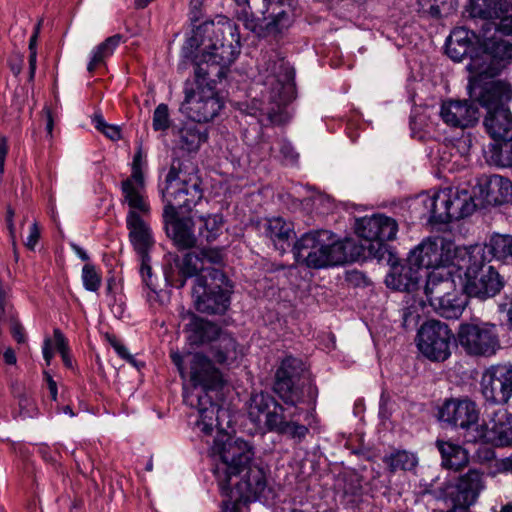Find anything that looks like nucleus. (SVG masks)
<instances>
[{
  "mask_svg": "<svg viewBox=\"0 0 512 512\" xmlns=\"http://www.w3.org/2000/svg\"><path fill=\"white\" fill-rule=\"evenodd\" d=\"M143 152L141 146L136 151L133 162H132V173L129 178L135 179V181H139L141 183L142 179H144V174L142 171L143 165L145 161L143 159Z\"/></svg>",
  "mask_w": 512,
  "mask_h": 512,
  "instance_id": "nucleus-52",
  "label": "nucleus"
},
{
  "mask_svg": "<svg viewBox=\"0 0 512 512\" xmlns=\"http://www.w3.org/2000/svg\"><path fill=\"white\" fill-rule=\"evenodd\" d=\"M460 250L452 241L443 237H429L422 240L410 251L407 264L393 268V272L386 277V284L394 289H408L419 280L420 269H431L433 272L452 271L455 266L462 267Z\"/></svg>",
  "mask_w": 512,
  "mask_h": 512,
  "instance_id": "nucleus-3",
  "label": "nucleus"
},
{
  "mask_svg": "<svg viewBox=\"0 0 512 512\" xmlns=\"http://www.w3.org/2000/svg\"><path fill=\"white\" fill-rule=\"evenodd\" d=\"M93 123L95 128L102 132L107 138L113 141H117L121 138V131L119 127L106 123L102 115H95Z\"/></svg>",
  "mask_w": 512,
  "mask_h": 512,
  "instance_id": "nucleus-50",
  "label": "nucleus"
},
{
  "mask_svg": "<svg viewBox=\"0 0 512 512\" xmlns=\"http://www.w3.org/2000/svg\"><path fill=\"white\" fill-rule=\"evenodd\" d=\"M298 264L311 269H322L348 261L345 243L337 240L328 230H316L303 234L293 246Z\"/></svg>",
  "mask_w": 512,
  "mask_h": 512,
  "instance_id": "nucleus-6",
  "label": "nucleus"
},
{
  "mask_svg": "<svg viewBox=\"0 0 512 512\" xmlns=\"http://www.w3.org/2000/svg\"><path fill=\"white\" fill-rule=\"evenodd\" d=\"M484 488L483 473L470 469L461 475L455 484L447 489V497L452 507L469 509L474 505Z\"/></svg>",
  "mask_w": 512,
  "mask_h": 512,
  "instance_id": "nucleus-22",
  "label": "nucleus"
},
{
  "mask_svg": "<svg viewBox=\"0 0 512 512\" xmlns=\"http://www.w3.org/2000/svg\"><path fill=\"white\" fill-rule=\"evenodd\" d=\"M82 282L86 290L96 292L101 286L102 277L95 265L86 263L82 268Z\"/></svg>",
  "mask_w": 512,
  "mask_h": 512,
  "instance_id": "nucleus-46",
  "label": "nucleus"
},
{
  "mask_svg": "<svg viewBox=\"0 0 512 512\" xmlns=\"http://www.w3.org/2000/svg\"><path fill=\"white\" fill-rule=\"evenodd\" d=\"M55 346L60 355L66 354L69 352L68 342L65 338L64 334L60 331V329H54L53 331Z\"/></svg>",
  "mask_w": 512,
  "mask_h": 512,
  "instance_id": "nucleus-54",
  "label": "nucleus"
},
{
  "mask_svg": "<svg viewBox=\"0 0 512 512\" xmlns=\"http://www.w3.org/2000/svg\"><path fill=\"white\" fill-rule=\"evenodd\" d=\"M19 413L23 418H33L38 413L35 400L32 398L31 393L27 392L24 388L17 392Z\"/></svg>",
  "mask_w": 512,
  "mask_h": 512,
  "instance_id": "nucleus-47",
  "label": "nucleus"
},
{
  "mask_svg": "<svg viewBox=\"0 0 512 512\" xmlns=\"http://www.w3.org/2000/svg\"><path fill=\"white\" fill-rule=\"evenodd\" d=\"M398 231L397 222L388 216L376 214L356 220L355 232L362 239L363 249L368 256L378 261L390 256L387 241L394 240Z\"/></svg>",
  "mask_w": 512,
  "mask_h": 512,
  "instance_id": "nucleus-11",
  "label": "nucleus"
},
{
  "mask_svg": "<svg viewBox=\"0 0 512 512\" xmlns=\"http://www.w3.org/2000/svg\"><path fill=\"white\" fill-rule=\"evenodd\" d=\"M435 446L440 452L444 468L459 471L468 465L469 454L461 445L437 439Z\"/></svg>",
  "mask_w": 512,
  "mask_h": 512,
  "instance_id": "nucleus-34",
  "label": "nucleus"
},
{
  "mask_svg": "<svg viewBox=\"0 0 512 512\" xmlns=\"http://www.w3.org/2000/svg\"><path fill=\"white\" fill-rule=\"evenodd\" d=\"M195 224L198 225V238L210 243L222 234L224 219L220 213L200 215Z\"/></svg>",
  "mask_w": 512,
  "mask_h": 512,
  "instance_id": "nucleus-39",
  "label": "nucleus"
},
{
  "mask_svg": "<svg viewBox=\"0 0 512 512\" xmlns=\"http://www.w3.org/2000/svg\"><path fill=\"white\" fill-rule=\"evenodd\" d=\"M141 276H142V279H143V282L145 283V285L153 292H156L157 291V285L154 281H148L147 278H151L152 277V268L150 265H148L145 260H143L142 262V266H141Z\"/></svg>",
  "mask_w": 512,
  "mask_h": 512,
  "instance_id": "nucleus-55",
  "label": "nucleus"
},
{
  "mask_svg": "<svg viewBox=\"0 0 512 512\" xmlns=\"http://www.w3.org/2000/svg\"><path fill=\"white\" fill-rule=\"evenodd\" d=\"M13 216H14V211L11 208H9L7 210L6 222H7V227H8V230H9L10 238H11V241H12V246H13V249H14V254H15V257H17V252H16V236H15V226H14V223H13Z\"/></svg>",
  "mask_w": 512,
  "mask_h": 512,
  "instance_id": "nucleus-58",
  "label": "nucleus"
},
{
  "mask_svg": "<svg viewBox=\"0 0 512 512\" xmlns=\"http://www.w3.org/2000/svg\"><path fill=\"white\" fill-rule=\"evenodd\" d=\"M170 357L181 378L188 379L191 385V388H184V403L198 411L199 420L196 425L201 431L206 435L211 434L214 426L220 425L221 409L213 401L210 392L223 387V374L214 366L211 359L202 353H189L183 356L179 352H172Z\"/></svg>",
  "mask_w": 512,
  "mask_h": 512,
  "instance_id": "nucleus-2",
  "label": "nucleus"
},
{
  "mask_svg": "<svg viewBox=\"0 0 512 512\" xmlns=\"http://www.w3.org/2000/svg\"><path fill=\"white\" fill-rule=\"evenodd\" d=\"M451 188H445L430 194H421L415 205L421 206L420 219H426L431 224H447L450 222Z\"/></svg>",
  "mask_w": 512,
  "mask_h": 512,
  "instance_id": "nucleus-25",
  "label": "nucleus"
},
{
  "mask_svg": "<svg viewBox=\"0 0 512 512\" xmlns=\"http://www.w3.org/2000/svg\"><path fill=\"white\" fill-rule=\"evenodd\" d=\"M485 158L497 167H512V138H505L491 143L485 150Z\"/></svg>",
  "mask_w": 512,
  "mask_h": 512,
  "instance_id": "nucleus-38",
  "label": "nucleus"
},
{
  "mask_svg": "<svg viewBox=\"0 0 512 512\" xmlns=\"http://www.w3.org/2000/svg\"><path fill=\"white\" fill-rule=\"evenodd\" d=\"M489 255L506 264H512V236L493 235L489 242Z\"/></svg>",
  "mask_w": 512,
  "mask_h": 512,
  "instance_id": "nucleus-45",
  "label": "nucleus"
},
{
  "mask_svg": "<svg viewBox=\"0 0 512 512\" xmlns=\"http://www.w3.org/2000/svg\"><path fill=\"white\" fill-rule=\"evenodd\" d=\"M473 34L481 42L483 49L471 55L469 63L478 60L480 65L484 66L483 68H498L497 74H499L504 67L503 62L512 59V44L495 36L490 37L489 32L483 29Z\"/></svg>",
  "mask_w": 512,
  "mask_h": 512,
  "instance_id": "nucleus-20",
  "label": "nucleus"
},
{
  "mask_svg": "<svg viewBox=\"0 0 512 512\" xmlns=\"http://www.w3.org/2000/svg\"><path fill=\"white\" fill-rule=\"evenodd\" d=\"M106 338L119 357H121L122 359L126 360L129 363H135L134 357L129 353L125 345L115 335L107 334Z\"/></svg>",
  "mask_w": 512,
  "mask_h": 512,
  "instance_id": "nucleus-51",
  "label": "nucleus"
},
{
  "mask_svg": "<svg viewBox=\"0 0 512 512\" xmlns=\"http://www.w3.org/2000/svg\"><path fill=\"white\" fill-rule=\"evenodd\" d=\"M480 387L486 404H507L512 398V363L489 366L482 374Z\"/></svg>",
  "mask_w": 512,
  "mask_h": 512,
  "instance_id": "nucleus-16",
  "label": "nucleus"
},
{
  "mask_svg": "<svg viewBox=\"0 0 512 512\" xmlns=\"http://www.w3.org/2000/svg\"><path fill=\"white\" fill-rule=\"evenodd\" d=\"M417 348L432 362H444L452 354L455 335L449 326L438 320H428L417 333Z\"/></svg>",
  "mask_w": 512,
  "mask_h": 512,
  "instance_id": "nucleus-13",
  "label": "nucleus"
},
{
  "mask_svg": "<svg viewBox=\"0 0 512 512\" xmlns=\"http://www.w3.org/2000/svg\"><path fill=\"white\" fill-rule=\"evenodd\" d=\"M460 253L463 264L459 268H465L463 291L479 300L499 294L505 282L493 266L487 265L494 258L489 255V244L465 247Z\"/></svg>",
  "mask_w": 512,
  "mask_h": 512,
  "instance_id": "nucleus-5",
  "label": "nucleus"
},
{
  "mask_svg": "<svg viewBox=\"0 0 512 512\" xmlns=\"http://www.w3.org/2000/svg\"><path fill=\"white\" fill-rule=\"evenodd\" d=\"M285 412L286 408L267 392L253 394L250 398L249 419L269 432L276 426L279 419H282Z\"/></svg>",
  "mask_w": 512,
  "mask_h": 512,
  "instance_id": "nucleus-23",
  "label": "nucleus"
},
{
  "mask_svg": "<svg viewBox=\"0 0 512 512\" xmlns=\"http://www.w3.org/2000/svg\"><path fill=\"white\" fill-rule=\"evenodd\" d=\"M177 267L179 273L182 276V280L177 285L178 288L184 287L187 278L206 276L209 279V271L214 267L203 266V262L200 253L187 252L182 260L178 262Z\"/></svg>",
  "mask_w": 512,
  "mask_h": 512,
  "instance_id": "nucleus-36",
  "label": "nucleus"
},
{
  "mask_svg": "<svg viewBox=\"0 0 512 512\" xmlns=\"http://www.w3.org/2000/svg\"><path fill=\"white\" fill-rule=\"evenodd\" d=\"M475 456L479 462L486 463L495 458V451L493 448L480 446L475 452Z\"/></svg>",
  "mask_w": 512,
  "mask_h": 512,
  "instance_id": "nucleus-56",
  "label": "nucleus"
},
{
  "mask_svg": "<svg viewBox=\"0 0 512 512\" xmlns=\"http://www.w3.org/2000/svg\"><path fill=\"white\" fill-rule=\"evenodd\" d=\"M383 462L386 464L390 472H396L398 470L411 471L418 464V458L416 454L406 450H396L386 455L383 458Z\"/></svg>",
  "mask_w": 512,
  "mask_h": 512,
  "instance_id": "nucleus-44",
  "label": "nucleus"
},
{
  "mask_svg": "<svg viewBox=\"0 0 512 512\" xmlns=\"http://www.w3.org/2000/svg\"><path fill=\"white\" fill-rule=\"evenodd\" d=\"M302 372V361L288 356L282 360L275 373L274 392L293 408L304 402V388L298 383Z\"/></svg>",
  "mask_w": 512,
  "mask_h": 512,
  "instance_id": "nucleus-15",
  "label": "nucleus"
},
{
  "mask_svg": "<svg viewBox=\"0 0 512 512\" xmlns=\"http://www.w3.org/2000/svg\"><path fill=\"white\" fill-rule=\"evenodd\" d=\"M252 449L253 446L245 441ZM254 454L251 459L243 464L237 474H233L229 478L230 491H236L242 496V500L250 503L258 500L265 492L267 487L266 471L263 467L252 462Z\"/></svg>",
  "mask_w": 512,
  "mask_h": 512,
  "instance_id": "nucleus-18",
  "label": "nucleus"
},
{
  "mask_svg": "<svg viewBox=\"0 0 512 512\" xmlns=\"http://www.w3.org/2000/svg\"><path fill=\"white\" fill-rule=\"evenodd\" d=\"M263 234L280 254H284L295 237L294 225L282 217H273L263 224Z\"/></svg>",
  "mask_w": 512,
  "mask_h": 512,
  "instance_id": "nucleus-27",
  "label": "nucleus"
},
{
  "mask_svg": "<svg viewBox=\"0 0 512 512\" xmlns=\"http://www.w3.org/2000/svg\"><path fill=\"white\" fill-rule=\"evenodd\" d=\"M212 452L218 458L213 473L222 497L219 512H248L249 503L242 500V496L236 491H230L229 478L237 474L243 464L251 459V447L243 439L228 437L224 442L215 440Z\"/></svg>",
  "mask_w": 512,
  "mask_h": 512,
  "instance_id": "nucleus-4",
  "label": "nucleus"
},
{
  "mask_svg": "<svg viewBox=\"0 0 512 512\" xmlns=\"http://www.w3.org/2000/svg\"><path fill=\"white\" fill-rule=\"evenodd\" d=\"M488 422L476 426L475 434L467 435V442L491 444L496 447L512 445V414L501 407L488 415Z\"/></svg>",
  "mask_w": 512,
  "mask_h": 512,
  "instance_id": "nucleus-17",
  "label": "nucleus"
},
{
  "mask_svg": "<svg viewBox=\"0 0 512 512\" xmlns=\"http://www.w3.org/2000/svg\"><path fill=\"white\" fill-rule=\"evenodd\" d=\"M464 32L462 29L453 31L446 43V53L455 62H460L467 56L475 55V53H470L471 42L467 39V35L461 37Z\"/></svg>",
  "mask_w": 512,
  "mask_h": 512,
  "instance_id": "nucleus-42",
  "label": "nucleus"
},
{
  "mask_svg": "<svg viewBox=\"0 0 512 512\" xmlns=\"http://www.w3.org/2000/svg\"><path fill=\"white\" fill-rule=\"evenodd\" d=\"M438 417L442 422L466 430L465 437L475 434V428L479 426L477 404L468 398L446 400L439 409Z\"/></svg>",
  "mask_w": 512,
  "mask_h": 512,
  "instance_id": "nucleus-19",
  "label": "nucleus"
},
{
  "mask_svg": "<svg viewBox=\"0 0 512 512\" xmlns=\"http://www.w3.org/2000/svg\"><path fill=\"white\" fill-rule=\"evenodd\" d=\"M8 153V144L5 137H0V175L4 172L5 160Z\"/></svg>",
  "mask_w": 512,
  "mask_h": 512,
  "instance_id": "nucleus-62",
  "label": "nucleus"
},
{
  "mask_svg": "<svg viewBox=\"0 0 512 512\" xmlns=\"http://www.w3.org/2000/svg\"><path fill=\"white\" fill-rule=\"evenodd\" d=\"M42 353H43V358L46 362V365H50L51 360L54 356V353L52 350V340L49 337L45 338V340H44L43 347H42Z\"/></svg>",
  "mask_w": 512,
  "mask_h": 512,
  "instance_id": "nucleus-61",
  "label": "nucleus"
},
{
  "mask_svg": "<svg viewBox=\"0 0 512 512\" xmlns=\"http://www.w3.org/2000/svg\"><path fill=\"white\" fill-rule=\"evenodd\" d=\"M496 467L502 473L512 472V455L499 460Z\"/></svg>",
  "mask_w": 512,
  "mask_h": 512,
  "instance_id": "nucleus-64",
  "label": "nucleus"
},
{
  "mask_svg": "<svg viewBox=\"0 0 512 512\" xmlns=\"http://www.w3.org/2000/svg\"><path fill=\"white\" fill-rule=\"evenodd\" d=\"M280 152L286 159L290 160L291 162L296 161L298 158V154L288 142H283L281 144Z\"/></svg>",
  "mask_w": 512,
  "mask_h": 512,
  "instance_id": "nucleus-60",
  "label": "nucleus"
},
{
  "mask_svg": "<svg viewBox=\"0 0 512 512\" xmlns=\"http://www.w3.org/2000/svg\"><path fill=\"white\" fill-rule=\"evenodd\" d=\"M202 181L192 168L180 159H173L165 178V186L161 189L163 210H184L190 212L203 198Z\"/></svg>",
  "mask_w": 512,
  "mask_h": 512,
  "instance_id": "nucleus-8",
  "label": "nucleus"
},
{
  "mask_svg": "<svg viewBox=\"0 0 512 512\" xmlns=\"http://www.w3.org/2000/svg\"><path fill=\"white\" fill-rule=\"evenodd\" d=\"M163 223L167 236L180 250L196 246L198 236L194 232L195 222L192 217L180 216L178 211L163 210Z\"/></svg>",
  "mask_w": 512,
  "mask_h": 512,
  "instance_id": "nucleus-24",
  "label": "nucleus"
},
{
  "mask_svg": "<svg viewBox=\"0 0 512 512\" xmlns=\"http://www.w3.org/2000/svg\"><path fill=\"white\" fill-rule=\"evenodd\" d=\"M197 40L190 38L182 49V56L194 66V80L184 82V100L181 111L194 122L207 123L216 118L225 106L224 98L216 90L217 82L226 77L231 64L240 53L238 42H216L193 56Z\"/></svg>",
  "mask_w": 512,
  "mask_h": 512,
  "instance_id": "nucleus-1",
  "label": "nucleus"
},
{
  "mask_svg": "<svg viewBox=\"0 0 512 512\" xmlns=\"http://www.w3.org/2000/svg\"><path fill=\"white\" fill-rule=\"evenodd\" d=\"M450 221L471 215L475 209L473 197L465 189L458 190L451 188Z\"/></svg>",
  "mask_w": 512,
  "mask_h": 512,
  "instance_id": "nucleus-41",
  "label": "nucleus"
},
{
  "mask_svg": "<svg viewBox=\"0 0 512 512\" xmlns=\"http://www.w3.org/2000/svg\"><path fill=\"white\" fill-rule=\"evenodd\" d=\"M121 191L126 202L130 208L129 212L149 214L150 205L145 195V181L142 179L141 183L135 181L133 178H127L121 183Z\"/></svg>",
  "mask_w": 512,
  "mask_h": 512,
  "instance_id": "nucleus-32",
  "label": "nucleus"
},
{
  "mask_svg": "<svg viewBox=\"0 0 512 512\" xmlns=\"http://www.w3.org/2000/svg\"><path fill=\"white\" fill-rule=\"evenodd\" d=\"M483 125L486 133L494 141L512 138V112L510 109L487 112Z\"/></svg>",
  "mask_w": 512,
  "mask_h": 512,
  "instance_id": "nucleus-33",
  "label": "nucleus"
},
{
  "mask_svg": "<svg viewBox=\"0 0 512 512\" xmlns=\"http://www.w3.org/2000/svg\"><path fill=\"white\" fill-rule=\"evenodd\" d=\"M294 409V412L288 414L285 412L282 415V419H279L276 426L270 432L286 436L297 443H301L308 435L309 428L294 420V417L300 413L298 406Z\"/></svg>",
  "mask_w": 512,
  "mask_h": 512,
  "instance_id": "nucleus-35",
  "label": "nucleus"
},
{
  "mask_svg": "<svg viewBox=\"0 0 512 512\" xmlns=\"http://www.w3.org/2000/svg\"><path fill=\"white\" fill-rule=\"evenodd\" d=\"M425 294L437 314L446 319H458L468 304V295L456 289L452 271L427 275Z\"/></svg>",
  "mask_w": 512,
  "mask_h": 512,
  "instance_id": "nucleus-9",
  "label": "nucleus"
},
{
  "mask_svg": "<svg viewBox=\"0 0 512 512\" xmlns=\"http://www.w3.org/2000/svg\"><path fill=\"white\" fill-rule=\"evenodd\" d=\"M152 126L155 131H166L170 128L171 119L167 104L161 103L155 108Z\"/></svg>",
  "mask_w": 512,
  "mask_h": 512,
  "instance_id": "nucleus-48",
  "label": "nucleus"
},
{
  "mask_svg": "<svg viewBox=\"0 0 512 512\" xmlns=\"http://www.w3.org/2000/svg\"><path fill=\"white\" fill-rule=\"evenodd\" d=\"M498 310L506 314L507 325L512 328V292L504 295L502 301L498 304Z\"/></svg>",
  "mask_w": 512,
  "mask_h": 512,
  "instance_id": "nucleus-53",
  "label": "nucleus"
},
{
  "mask_svg": "<svg viewBox=\"0 0 512 512\" xmlns=\"http://www.w3.org/2000/svg\"><path fill=\"white\" fill-rule=\"evenodd\" d=\"M210 353L215 362L225 366L237 365L244 356L243 347L227 332L211 345Z\"/></svg>",
  "mask_w": 512,
  "mask_h": 512,
  "instance_id": "nucleus-28",
  "label": "nucleus"
},
{
  "mask_svg": "<svg viewBox=\"0 0 512 512\" xmlns=\"http://www.w3.org/2000/svg\"><path fill=\"white\" fill-rule=\"evenodd\" d=\"M481 192L488 204L501 205L506 202L512 204V182L503 176H489L482 185Z\"/></svg>",
  "mask_w": 512,
  "mask_h": 512,
  "instance_id": "nucleus-31",
  "label": "nucleus"
},
{
  "mask_svg": "<svg viewBox=\"0 0 512 512\" xmlns=\"http://www.w3.org/2000/svg\"><path fill=\"white\" fill-rule=\"evenodd\" d=\"M457 340L466 354L476 357H490L500 349L498 327L491 322L461 323Z\"/></svg>",
  "mask_w": 512,
  "mask_h": 512,
  "instance_id": "nucleus-12",
  "label": "nucleus"
},
{
  "mask_svg": "<svg viewBox=\"0 0 512 512\" xmlns=\"http://www.w3.org/2000/svg\"><path fill=\"white\" fill-rule=\"evenodd\" d=\"M232 285L225 273L218 268L209 271L206 276L195 278L192 298L195 309L205 314H224L230 306Z\"/></svg>",
  "mask_w": 512,
  "mask_h": 512,
  "instance_id": "nucleus-10",
  "label": "nucleus"
},
{
  "mask_svg": "<svg viewBox=\"0 0 512 512\" xmlns=\"http://www.w3.org/2000/svg\"><path fill=\"white\" fill-rule=\"evenodd\" d=\"M11 334L18 343H24L26 341L24 328L17 321H14L11 325Z\"/></svg>",
  "mask_w": 512,
  "mask_h": 512,
  "instance_id": "nucleus-59",
  "label": "nucleus"
},
{
  "mask_svg": "<svg viewBox=\"0 0 512 512\" xmlns=\"http://www.w3.org/2000/svg\"><path fill=\"white\" fill-rule=\"evenodd\" d=\"M126 226L129 239L138 254L144 256L153 245L152 231L139 213L128 212Z\"/></svg>",
  "mask_w": 512,
  "mask_h": 512,
  "instance_id": "nucleus-29",
  "label": "nucleus"
},
{
  "mask_svg": "<svg viewBox=\"0 0 512 512\" xmlns=\"http://www.w3.org/2000/svg\"><path fill=\"white\" fill-rule=\"evenodd\" d=\"M188 340L191 345L200 346L205 343H215L224 332L217 324L192 315L186 325Z\"/></svg>",
  "mask_w": 512,
  "mask_h": 512,
  "instance_id": "nucleus-30",
  "label": "nucleus"
},
{
  "mask_svg": "<svg viewBox=\"0 0 512 512\" xmlns=\"http://www.w3.org/2000/svg\"><path fill=\"white\" fill-rule=\"evenodd\" d=\"M178 144L182 150L187 152H196L202 143L208 139L206 128H201L196 124H186L178 131Z\"/></svg>",
  "mask_w": 512,
  "mask_h": 512,
  "instance_id": "nucleus-37",
  "label": "nucleus"
},
{
  "mask_svg": "<svg viewBox=\"0 0 512 512\" xmlns=\"http://www.w3.org/2000/svg\"><path fill=\"white\" fill-rule=\"evenodd\" d=\"M439 115L442 121L452 128H470L479 120V110L470 100L443 101Z\"/></svg>",
  "mask_w": 512,
  "mask_h": 512,
  "instance_id": "nucleus-26",
  "label": "nucleus"
},
{
  "mask_svg": "<svg viewBox=\"0 0 512 512\" xmlns=\"http://www.w3.org/2000/svg\"><path fill=\"white\" fill-rule=\"evenodd\" d=\"M40 237V230L36 222H34L29 229V235L27 237V240L25 242V245L30 250H33L39 240Z\"/></svg>",
  "mask_w": 512,
  "mask_h": 512,
  "instance_id": "nucleus-57",
  "label": "nucleus"
},
{
  "mask_svg": "<svg viewBox=\"0 0 512 512\" xmlns=\"http://www.w3.org/2000/svg\"><path fill=\"white\" fill-rule=\"evenodd\" d=\"M512 3L508 0H470L469 13L472 18L484 21L482 28L504 35H512Z\"/></svg>",
  "mask_w": 512,
  "mask_h": 512,
  "instance_id": "nucleus-14",
  "label": "nucleus"
},
{
  "mask_svg": "<svg viewBox=\"0 0 512 512\" xmlns=\"http://www.w3.org/2000/svg\"><path fill=\"white\" fill-rule=\"evenodd\" d=\"M480 65L478 60L468 63L466 68L470 73L469 95L487 112L507 110L512 102V85L502 79H496L497 69Z\"/></svg>",
  "mask_w": 512,
  "mask_h": 512,
  "instance_id": "nucleus-7",
  "label": "nucleus"
},
{
  "mask_svg": "<svg viewBox=\"0 0 512 512\" xmlns=\"http://www.w3.org/2000/svg\"><path fill=\"white\" fill-rule=\"evenodd\" d=\"M200 256L203 262V266L215 267L220 269L223 264L222 250L218 248L202 249Z\"/></svg>",
  "mask_w": 512,
  "mask_h": 512,
  "instance_id": "nucleus-49",
  "label": "nucleus"
},
{
  "mask_svg": "<svg viewBox=\"0 0 512 512\" xmlns=\"http://www.w3.org/2000/svg\"><path fill=\"white\" fill-rule=\"evenodd\" d=\"M121 40L122 36L115 34L106 38L92 50L91 59L87 65V70L90 74L94 73L97 67L105 64L106 59L114 53Z\"/></svg>",
  "mask_w": 512,
  "mask_h": 512,
  "instance_id": "nucleus-40",
  "label": "nucleus"
},
{
  "mask_svg": "<svg viewBox=\"0 0 512 512\" xmlns=\"http://www.w3.org/2000/svg\"><path fill=\"white\" fill-rule=\"evenodd\" d=\"M363 487L361 479L357 476L345 478L340 502L345 508H356L362 501Z\"/></svg>",
  "mask_w": 512,
  "mask_h": 512,
  "instance_id": "nucleus-43",
  "label": "nucleus"
},
{
  "mask_svg": "<svg viewBox=\"0 0 512 512\" xmlns=\"http://www.w3.org/2000/svg\"><path fill=\"white\" fill-rule=\"evenodd\" d=\"M263 78V85L269 90V98L279 104L288 102L294 92L295 71L289 63L284 61L273 62Z\"/></svg>",
  "mask_w": 512,
  "mask_h": 512,
  "instance_id": "nucleus-21",
  "label": "nucleus"
},
{
  "mask_svg": "<svg viewBox=\"0 0 512 512\" xmlns=\"http://www.w3.org/2000/svg\"><path fill=\"white\" fill-rule=\"evenodd\" d=\"M8 65H9V68H10L11 72L15 76H17L22 71L23 59L21 57H19V56L12 57V58L9 59Z\"/></svg>",
  "mask_w": 512,
  "mask_h": 512,
  "instance_id": "nucleus-63",
  "label": "nucleus"
}]
</instances>
